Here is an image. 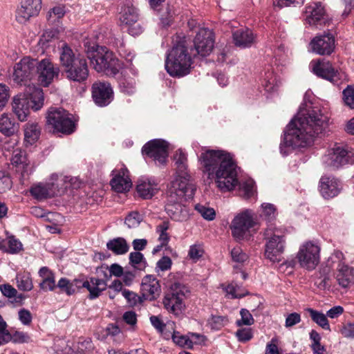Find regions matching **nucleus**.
<instances>
[{
    "mask_svg": "<svg viewBox=\"0 0 354 354\" xmlns=\"http://www.w3.org/2000/svg\"><path fill=\"white\" fill-rule=\"evenodd\" d=\"M209 178H214L222 192L233 189L238 184L236 166L230 156L222 150H207L201 156Z\"/></svg>",
    "mask_w": 354,
    "mask_h": 354,
    "instance_id": "2",
    "label": "nucleus"
},
{
    "mask_svg": "<svg viewBox=\"0 0 354 354\" xmlns=\"http://www.w3.org/2000/svg\"><path fill=\"white\" fill-rule=\"evenodd\" d=\"M344 312V308L340 306H336L330 308L326 312V316L331 318H337Z\"/></svg>",
    "mask_w": 354,
    "mask_h": 354,
    "instance_id": "63",
    "label": "nucleus"
},
{
    "mask_svg": "<svg viewBox=\"0 0 354 354\" xmlns=\"http://www.w3.org/2000/svg\"><path fill=\"white\" fill-rule=\"evenodd\" d=\"M174 158L177 167V173H187V158L186 154L181 149H178L176 151Z\"/></svg>",
    "mask_w": 354,
    "mask_h": 354,
    "instance_id": "41",
    "label": "nucleus"
},
{
    "mask_svg": "<svg viewBox=\"0 0 354 354\" xmlns=\"http://www.w3.org/2000/svg\"><path fill=\"white\" fill-rule=\"evenodd\" d=\"M233 41L237 47L249 48L254 42V36L251 30L241 28L233 32Z\"/></svg>",
    "mask_w": 354,
    "mask_h": 354,
    "instance_id": "27",
    "label": "nucleus"
},
{
    "mask_svg": "<svg viewBox=\"0 0 354 354\" xmlns=\"http://www.w3.org/2000/svg\"><path fill=\"white\" fill-rule=\"evenodd\" d=\"M127 169H122L110 181L113 189L117 192H124L129 191L132 183L131 180L126 176Z\"/></svg>",
    "mask_w": 354,
    "mask_h": 354,
    "instance_id": "28",
    "label": "nucleus"
},
{
    "mask_svg": "<svg viewBox=\"0 0 354 354\" xmlns=\"http://www.w3.org/2000/svg\"><path fill=\"white\" fill-rule=\"evenodd\" d=\"M138 194L144 199H149L158 192V186L151 181H140L136 187Z\"/></svg>",
    "mask_w": 354,
    "mask_h": 354,
    "instance_id": "35",
    "label": "nucleus"
},
{
    "mask_svg": "<svg viewBox=\"0 0 354 354\" xmlns=\"http://www.w3.org/2000/svg\"><path fill=\"white\" fill-rule=\"evenodd\" d=\"M67 77L71 80L82 82L84 81L88 75L87 63L84 57L77 59L73 66L66 69Z\"/></svg>",
    "mask_w": 354,
    "mask_h": 354,
    "instance_id": "24",
    "label": "nucleus"
},
{
    "mask_svg": "<svg viewBox=\"0 0 354 354\" xmlns=\"http://www.w3.org/2000/svg\"><path fill=\"white\" fill-rule=\"evenodd\" d=\"M81 57H76L73 50L66 44H63L60 48L59 60L62 66L66 69L73 66L74 63L77 61V59H81Z\"/></svg>",
    "mask_w": 354,
    "mask_h": 354,
    "instance_id": "33",
    "label": "nucleus"
},
{
    "mask_svg": "<svg viewBox=\"0 0 354 354\" xmlns=\"http://www.w3.org/2000/svg\"><path fill=\"white\" fill-rule=\"evenodd\" d=\"M240 315L241 316V319L236 322L238 326H250L254 324V319L249 310L246 309H241Z\"/></svg>",
    "mask_w": 354,
    "mask_h": 354,
    "instance_id": "48",
    "label": "nucleus"
},
{
    "mask_svg": "<svg viewBox=\"0 0 354 354\" xmlns=\"http://www.w3.org/2000/svg\"><path fill=\"white\" fill-rule=\"evenodd\" d=\"M142 221L141 216L136 212H133L129 214L126 217L124 223L127 225L128 228H136L139 226Z\"/></svg>",
    "mask_w": 354,
    "mask_h": 354,
    "instance_id": "46",
    "label": "nucleus"
},
{
    "mask_svg": "<svg viewBox=\"0 0 354 354\" xmlns=\"http://www.w3.org/2000/svg\"><path fill=\"white\" fill-rule=\"evenodd\" d=\"M19 124L8 113L0 115V132L6 136H11L18 131Z\"/></svg>",
    "mask_w": 354,
    "mask_h": 354,
    "instance_id": "32",
    "label": "nucleus"
},
{
    "mask_svg": "<svg viewBox=\"0 0 354 354\" xmlns=\"http://www.w3.org/2000/svg\"><path fill=\"white\" fill-rule=\"evenodd\" d=\"M144 260V256L140 252H131L129 254L130 264L133 267H137Z\"/></svg>",
    "mask_w": 354,
    "mask_h": 354,
    "instance_id": "58",
    "label": "nucleus"
},
{
    "mask_svg": "<svg viewBox=\"0 0 354 354\" xmlns=\"http://www.w3.org/2000/svg\"><path fill=\"white\" fill-rule=\"evenodd\" d=\"M231 256L233 261L238 263H243L248 259V255L240 247L234 248L231 251Z\"/></svg>",
    "mask_w": 354,
    "mask_h": 354,
    "instance_id": "51",
    "label": "nucleus"
},
{
    "mask_svg": "<svg viewBox=\"0 0 354 354\" xmlns=\"http://www.w3.org/2000/svg\"><path fill=\"white\" fill-rule=\"evenodd\" d=\"M8 251L10 253L15 254L17 253L22 250L21 243L16 239L14 236H10L8 239Z\"/></svg>",
    "mask_w": 354,
    "mask_h": 354,
    "instance_id": "50",
    "label": "nucleus"
},
{
    "mask_svg": "<svg viewBox=\"0 0 354 354\" xmlns=\"http://www.w3.org/2000/svg\"><path fill=\"white\" fill-rule=\"evenodd\" d=\"M43 90H28L14 97L12 111L21 122L26 121L30 114V109L39 110L44 105Z\"/></svg>",
    "mask_w": 354,
    "mask_h": 354,
    "instance_id": "4",
    "label": "nucleus"
},
{
    "mask_svg": "<svg viewBox=\"0 0 354 354\" xmlns=\"http://www.w3.org/2000/svg\"><path fill=\"white\" fill-rule=\"evenodd\" d=\"M192 59L188 52L185 38L176 37L167 55L165 68L171 76L183 77L190 73Z\"/></svg>",
    "mask_w": 354,
    "mask_h": 354,
    "instance_id": "3",
    "label": "nucleus"
},
{
    "mask_svg": "<svg viewBox=\"0 0 354 354\" xmlns=\"http://www.w3.org/2000/svg\"><path fill=\"white\" fill-rule=\"evenodd\" d=\"M194 43L198 55L203 57L208 55L212 50L214 43L212 31L207 28L200 29L195 37Z\"/></svg>",
    "mask_w": 354,
    "mask_h": 354,
    "instance_id": "19",
    "label": "nucleus"
},
{
    "mask_svg": "<svg viewBox=\"0 0 354 354\" xmlns=\"http://www.w3.org/2000/svg\"><path fill=\"white\" fill-rule=\"evenodd\" d=\"M195 209L207 221H213L216 216L215 210L213 208L207 207L204 205L198 204L195 206Z\"/></svg>",
    "mask_w": 354,
    "mask_h": 354,
    "instance_id": "45",
    "label": "nucleus"
},
{
    "mask_svg": "<svg viewBox=\"0 0 354 354\" xmlns=\"http://www.w3.org/2000/svg\"><path fill=\"white\" fill-rule=\"evenodd\" d=\"M0 290L4 296L9 298L15 297L17 292V290L9 284L1 286Z\"/></svg>",
    "mask_w": 354,
    "mask_h": 354,
    "instance_id": "61",
    "label": "nucleus"
},
{
    "mask_svg": "<svg viewBox=\"0 0 354 354\" xmlns=\"http://www.w3.org/2000/svg\"><path fill=\"white\" fill-rule=\"evenodd\" d=\"M304 20L306 24L317 28L325 26L329 22L324 8L320 3H313L306 7Z\"/></svg>",
    "mask_w": 354,
    "mask_h": 354,
    "instance_id": "17",
    "label": "nucleus"
},
{
    "mask_svg": "<svg viewBox=\"0 0 354 354\" xmlns=\"http://www.w3.org/2000/svg\"><path fill=\"white\" fill-rule=\"evenodd\" d=\"M265 354H279L276 339H272L271 342L267 344Z\"/></svg>",
    "mask_w": 354,
    "mask_h": 354,
    "instance_id": "64",
    "label": "nucleus"
},
{
    "mask_svg": "<svg viewBox=\"0 0 354 354\" xmlns=\"http://www.w3.org/2000/svg\"><path fill=\"white\" fill-rule=\"evenodd\" d=\"M344 260V257L343 253L341 251L336 250L328 258L326 267L337 269V267L346 266Z\"/></svg>",
    "mask_w": 354,
    "mask_h": 354,
    "instance_id": "42",
    "label": "nucleus"
},
{
    "mask_svg": "<svg viewBox=\"0 0 354 354\" xmlns=\"http://www.w3.org/2000/svg\"><path fill=\"white\" fill-rule=\"evenodd\" d=\"M75 286L77 288H86L89 291V298L91 299L99 297L100 293L106 288V283L104 280L94 277H91L89 281L86 280L83 282L75 279L73 283L63 277L56 285L62 292H66L68 295H71L75 292Z\"/></svg>",
    "mask_w": 354,
    "mask_h": 354,
    "instance_id": "7",
    "label": "nucleus"
},
{
    "mask_svg": "<svg viewBox=\"0 0 354 354\" xmlns=\"http://www.w3.org/2000/svg\"><path fill=\"white\" fill-rule=\"evenodd\" d=\"M122 295L127 299L129 306H135L140 300V297L135 292L127 289L122 290Z\"/></svg>",
    "mask_w": 354,
    "mask_h": 354,
    "instance_id": "52",
    "label": "nucleus"
},
{
    "mask_svg": "<svg viewBox=\"0 0 354 354\" xmlns=\"http://www.w3.org/2000/svg\"><path fill=\"white\" fill-rule=\"evenodd\" d=\"M320 248L312 242L302 245L297 253V258L302 268L313 270L319 262Z\"/></svg>",
    "mask_w": 354,
    "mask_h": 354,
    "instance_id": "14",
    "label": "nucleus"
},
{
    "mask_svg": "<svg viewBox=\"0 0 354 354\" xmlns=\"http://www.w3.org/2000/svg\"><path fill=\"white\" fill-rule=\"evenodd\" d=\"M87 57L96 71L103 72L109 76L115 75L121 68L119 59L105 47L88 52Z\"/></svg>",
    "mask_w": 354,
    "mask_h": 354,
    "instance_id": "5",
    "label": "nucleus"
},
{
    "mask_svg": "<svg viewBox=\"0 0 354 354\" xmlns=\"http://www.w3.org/2000/svg\"><path fill=\"white\" fill-rule=\"evenodd\" d=\"M106 248L117 255L124 254L129 250V245L122 237H117L109 241Z\"/></svg>",
    "mask_w": 354,
    "mask_h": 354,
    "instance_id": "36",
    "label": "nucleus"
},
{
    "mask_svg": "<svg viewBox=\"0 0 354 354\" xmlns=\"http://www.w3.org/2000/svg\"><path fill=\"white\" fill-rule=\"evenodd\" d=\"M41 128L36 122H28L24 125V139L30 144H34L39 138Z\"/></svg>",
    "mask_w": 354,
    "mask_h": 354,
    "instance_id": "37",
    "label": "nucleus"
},
{
    "mask_svg": "<svg viewBox=\"0 0 354 354\" xmlns=\"http://www.w3.org/2000/svg\"><path fill=\"white\" fill-rule=\"evenodd\" d=\"M12 182L9 176L0 171V193H4L11 187Z\"/></svg>",
    "mask_w": 354,
    "mask_h": 354,
    "instance_id": "49",
    "label": "nucleus"
},
{
    "mask_svg": "<svg viewBox=\"0 0 354 354\" xmlns=\"http://www.w3.org/2000/svg\"><path fill=\"white\" fill-rule=\"evenodd\" d=\"M39 276L41 277L39 288L43 291H53L57 288L55 274L47 267H42L39 270Z\"/></svg>",
    "mask_w": 354,
    "mask_h": 354,
    "instance_id": "30",
    "label": "nucleus"
},
{
    "mask_svg": "<svg viewBox=\"0 0 354 354\" xmlns=\"http://www.w3.org/2000/svg\"><path fill=\"white\" fill-rule=\"evenodd\" d=\"M342 334L348 338H354V324L348 323L343 326L341 330Z\"/></svg>",
    "mask_w": 354,
    "mask_h": 354,
    "instance_id": "62",
    "label": "nucleus"
},
{
    "mask_svg": "<svg viewBox=\"0 0 354 354\" xmlns=\"http://www.w3.org/2000/svg\"><path fill=\"white\" fill-rule=\"evenodd\" d=\"M182 200L170 201V196H167V202L165 205V210L170 218L175 221H185L189 216L187 208L182 205Z\"/></svg>",
    "mask_w": 354,
    "mask_h": 354,
    "instance_id": "26",
    "label": "nucleus"
},
{
    "mask_svg": "<svg viewBox=\"0 0 354 354\" xmlns=\"http://www.w3.org/2000/svg\"><path fill=\"white\" fill-rule=\"evenodd\" d=\"M263 212L261 216L268 221H272L276 216V208L270 203H265L262 205Z\"/></svg>",
    "mask_w": 354,
    "mask_h": 354,
    "instance_id": "47",
    "label": "nucleus"
},
{
    "mask_svg": "<svg viewBox=\"0 0 354 354\" xmlns=\"http://www.w3.org/2000/svg\"><path fill=\"white\" fill-rule=\"evenodd\" d=\"M113 90H93L92 97L95 103L104 106L109 104L113 98Z\"/></svg>",
    "mask_w": 354,
    "mask_h": 354,
    "instance_id": "38",
    "label": "nucleus"
},
{
    "mask_svg": "<svg viewBox=\"0 0 354 354\" xmlns=\"http://www.w3.org/2000/svg\"><path fill=\"white\" fill-rule=\"evenodd\" d=\"M17 287L23 291H30L33 288L32 279L28 274L17 277Z\"/></svg>",
    "mask_w": 354,
    "mask_h": 354,
    "instance_id": "43",
    "label": "nucleus"
},
{
    "mask_svg": "<svg viewBox=\"0 0 354 354\" xmlns=\"http://www.w3.org/2000/svg\"><path fill=\"white\" fill-rule=\"evenodd\" d=\"M142 153L154 161L164 164L168 156V144L162 140L149 141L143 146Z\"/></svg>",
    "mask_w": 354,
    "mask_h": 354,
    "instance_id": "16",
    "label": "nucleus"
},
{
    "mask_svg": "<svg viewBox=\"0 0 354 354\" xmlns=\"http://www.w3.org/2000/svg\"><path fill=\"white\" fill-rule=\"evenodd\" d=\"M340 182L331 176H322L319 181V191L325 198H330L336 196L340 192Z\"/></svg>",
    "mask_w": 354,
    "mask_h": 354,
    "instance_id": "23",
    "label": "nucleus"
},
{
    "mask_svg": "<svg viewBox=\"0 0 354 354\" xmlns=\"http://www.w3.org/2000/svg\"><path fill=\"white\" fill-rule=\"evenodd\" d=\"M224 317L221 316H212L208 319V324L212 329L218 330L224 325Z\"/></svg>",
    "mask_w": 354,
    "mask_h": 354,
    "instance_id": "54",
    "label": "nucleus"
},
{
    "mask_svg": "<svg viewBox=\"0 0 354 354\" xmlns=\"http://www.w3.org/2000/svg\"><path fill=\"white\" fill-rule=\"evenodd\" d=\"M301 322V316L297 313L288 315L286 319L285 326L287 328L292 327Z\"/></svg>",
    "mask_w": 354,
    "mask_h": 354,
    "instance_id": "57",
    "label": "nucleus"
},
{
    "mask_svg": "<svg viewBox=\"0 0 354 354\" xmlns=\"http://www.w3.org/2000/svg\"><path fill=\"white\" fill-rule=\"evenodd\" d=\"M172 339L176 344L180 346H186L188 348L193 347V339H190L189 337L180 335L178 332L174 331L173 333Z\"/></svg>",
    "mask_w": 354,
    "mask_h": 354,
    "instance_id": "44",
    "label": "nucleus"
},
{
    "mask_svg": "<svg viewBox=\"0 0 354 354\" xmlns=\"http://www.w3.org/2000/svg\"><path fill=\"white\" fill-rule=\"evenodd\" d=\"M138 19V15L136 8L133 6H125L120 12V20L129 27V32L132 35H138L141 32V28L136 22Z\"/></svg>",
    "mask_w": 354,
    "mask_h": 354,
    "instance_id": "21",
    "label": "nucleus"
},
{
    "mask_svg": "<svg viewBox=\"0 0 354 354\" xmlns=\"http://www.w3.org/2000/svg\"><path fill=\"white\" fill-rule=\"evenodd\" d=\"M41 9V0H21L16 10V19L20 24L37 16Z\"/></svg>",
    "mask_w": 354,
    "mask_h": 354,
    "instance_id": "18",
    "label": "nucleus"
},
{
    "mask_svg": "<svg viewBox=\"0 0 354 354\" xmlns=\"http://www.w3.org/2000/svg\"><path fill=\"white\" fill-rule=\"evenodd\" d=\"M30 194L37 200H44L53 197L55 192L53 183H38L31 187Z\"/></svg>",
    "mask_w": 354,
    "mask_h": 354,
    "instance_id": "29",
    "label": "nucleus"
},
{
    "mask_svg": "<svg viewBox=\"0 0 354 354\" xmlns=\"http://www.w3.org/2000/svg\"><path fill=\"white\" fill-rule=\"evenodd\" d=\"M196 189V185L187 174H178V176L171 183L168 189L167 196H170V201L183 200L192 198Z\"/></svg>",
    "mask_w": 354,
    "mask_h": 354,
    "instance_id": "11",
    "label": "nucleus"
},
{
    "mask_svg": "<svg viewBox=\"0 0 354 354\" xmlns=\"http://www.w3.org/2000/svg\"><path fill=\"white\" fill-rule=\"evenodd\" d=\"M236 337L240 342H248L252 337V333L249 328L239 329L236 333Z\"/></svg>",
    "mask_w": 354,
    "mask_h": 354,
    "instance_id": "56",
    "label": "nucleus"
},
{
    "mask_svg": "<svg viewBox=\"0 0 354 354\" xmlns=\"http://www.w3.org/2000/svg\"><path fill=\"white\" fill-rule=\"evenodd\" d=\"M335 278L342 288H347L353 280V269L346 266L337 267Z\"/></svg>",
    "mask_w": 354,
    "mask_h": 354,
    "instance_id": "31",
    "label": "nucleus"
},
{
    "mask_svg": "<svg viewBox=\"0 0 354 354\" xmlns=\"http://www.w3.org/2000/svg\"><path fill=\"white\" fill-rule=\"evenodd\" d=\"M70 115L64 109L50 107L46 115V124L54 132L71 134L74 132L75 125Z\"/></svg>",
    "mask_w": 354,
    "mask_h": 354,
    "instance_id": "10",
    "label": "nucleus"
},
{
    "mask_svg": "<svg viewBox=\"0 0 354 354\" xmlns=\"http://www.w3.org/2000/svg\"><path fill=\"white\" fill-rule=\"evenodd\" d=\"M328 117L319 109H300L284 134L283 144L292 148L310 145L328 126Z\"/></svg>",
    "mask_w": 354,
    "mask_h": 354,
    "instance_id": "1",
    "label": "nucleus"
},
{
    "mask_svg": "<svg viewBox=\"0 0 354 354\" xmlns=\"http://www.w3.org/2000/svg\"><path fill=\"white\" fill-rule=\"evenodd\" d=\"M203 249L199 245H193L190 247L188 255L190 259L196 261L203 254Z\"/></svg>",
    "mask_w": 354,
    "mask_h": 354,
    "instance_id": "53",
    "label": "nucleus"
},
{
    "mask_svg": "<svg viewBox=\"0 0 354 354\" xmlns=\"http://www.w3.org/2000/svg\"><path fill=\"white\" fill-rule=\"evenodd\" d=\"M330 268L325 267L316 274L315 284L321 290L329 289L333 286V279L330 277Z\"/></svg>",
    "mask_w": 354,
    "mask_h": 354,
    "instance_id": "34",
    "label": "nucleus"
},
{
    "mask_svg": "<svg viewBox=\"0 0 354 354\" xmlns=\"http://www.w3.org/2000/svg\"><path fill=\"white\" fill-rule=\"evenodd\" d=\"M19 319L24 325H30L32 322V317L30 312L25 308L21 309L18 313Z\"/></svg>",
    "mask_w": 354,
    "mask_h": 354,
    "instance_id": "55",
    "label": "nucleus"
},
{
    "mask_svg": "<svg viewBox=\"0 0 354 354\" xmlns=\"http://www.w3.org/2000/svg\"><path fill=\"white\" fill-rule=\"evenodd\" d=\"M59 74V68L48 59L37 61L34 82L35 86L48 87ZM37 88V87H36Z\"/></svg>",
    "mask_w": 354,
    "mask_h": 354,
    "instance_id": "13",
    "label": "nucleus"
},
{
    "mask_svg": "<svg viewBox=\"0 0 354 354\" xmlns=\"http://www.w3.org/2000/svg\"><path fill=\"white\" fill-rule=\"evenodd\" d=\"M172 264L171 259L169 257H163L157 262V268L162 271L168 270Z\"/></svg>",
    "mask_w": 354,
    "mask_h": 354,
    "instance_id": "59",
    "label": "nucleus"
},
{
    "mask_svg": "<svg viewBox=\"0 0 354 354\" xmlns=\"http://www.w3.org/2000/svg\"><path fill=\"white\" fill-rule=\"evenodd\" d=\"M267 239L265 256L272 262H280L283 259V254L286 248V238L279 230L268 227L264 233Z\"/></svg>",
    "mask_w": 354,
    "mask_h": 354,
    "instance_id": "8",
    "label": "nucleus"
},
{
    "mask_svg": "<svg viewBox=\"0 0 354 354\" xmlns=\"http://www.w3.org/2000/svg\"><path fill=\"white\" fill-rule=\"evenodd\" d=\"M66 14L65 7L64 6H57L50 9L47 13L46 19L48 24L55 25Z\"/></svg>",
    "mask_w": 354,
    "mask_h": 354,
    "instance_id": "40",
    "label": "nucleus"
},
{
    "mask_svg": "<svg viewBox=\"0 0 354 354\" xmlns=\"http://www.w3.org/2000/svg\"><path fill=\"white\" fill-rule=\"evenodd\" d=\"M141 292L145 299H155L160 292L158 280L153 275L145 276L142 280Z\"/></svg>",
    "mask_w": 354,
    "mask_h": 354,
    "instance_id": "22",
    "label": "nucleus"
},
{
    "mask_svg": "<svg viewBox=\"0 0 354 354\" xmlns=\"http://www.w3.org/2000/svg\"><path fill=\"white\" fill-rule=\"evenodd\" d=\"M343 95L345 103L354 109V90H343Z\"/></svg>",
    "mask_w": 354,
    "mask_h": 354,
    "instance_id": "60",
    "label": "nucleus"
},
{
    "mask_svg": "<svg viewBox=\"0 0 354 354\" xmlns=\"http://www.w3.org/2000/svg\"><path fill=\"white\" fill-rule=\"evenodd\" d=\"M254 224V221L251 211L247 209L239 214L234 217L230 226L232 236L239 241L244 239Z\"/></svg>",
    "mask_w": 354,
    "mask_h": 354,
    "instance_id": "15",
    "label": "nucleus"
},
{
    "mask_svg": "<svg viewBox=\"0 0 354 354\" xmlns=\"http://www.w3.org/2000/svg\"><path fill=\"white\" fill-rule=\"evenodd\" d=\"M37 60L28 57H24L14 68L13 82L19 86L36 88L34 82Z\"/></svg>",
    "mask_w": 354,
    "mask_h": 354,
    "instance_id": "9",
    "label": "nucleus"
},
{
    "mask_svg": "<svg viewBox=\"0 0 354 354\" xmlns=\"http://www.w3.org/2000/svg\"><path fill=\"white\" fill-rule=\"evenodd\" d=\"M353 153L348 151L343 147H337L333 149V152L329 153L327 164L333 168L337 169L339 167L350 162Z\"/></svg>",
    "mask_w": 354,
    "mask_h": 354,
    "instance_id": "25",
    "label": "nucleus"
},
{
    "mask_svg": "<svg viewBox=\"0 0 354 354\" xmlns=\"http://www.w3.org/2000/svg\"><path fill=\"white\" fill-rule=\"evenodd\" d=\"M306 311L309 313V315L314 322H315L322 328L329 331L330 330V325L326 317V314L324 315L321 312L310 308H307Z\"/></svg>",
    "mask_w": 354,
    "mask_h": 354,
    "instance_id": "39",
    "label": "nucleus"
},
{
    "mask_svg": "<svg viewBox=\"0 0 354 354\" xmlns=\"http://www.w3.org/2000/svg\"><path fill=\"white\" fill-rule=\"evenodd\" d=\"M313 52L319 55H330L335 48V39L330 34L315 37L310 44Z\"/></svg>",
    "mask_w": 354,
    "mask_h": 354,
    "instance_id": "20",
    "label": "nucleus"
},
{
    "mask_svg": "<svg viewBox=\"0 0 354 354\" xmlns=\"http://www.w3.org/2000/svg\"><path fill=\"white\" fill-rule=\"evenodd\" d=\"M189 292L188 287L180 282L171 283L163 299L164 308L169 313L179 315L185 308V300Z\"/></svg>",
    "mask_w": 354,
    "mask_h": 354,
    "instance_id": "6",
    "label": "nucleus"
},
{
    "mask_svg": "<svg viewBox=\"0 0 354 354\" xmlns=\"http://www.w3.org/2000/svg\"><path fill=\"white\" fill-rule=\"evenodd\" d=\"M309 67L314 74L330 81L334 86H341L346 80L344 72L335 70L331 63L324 59L312 60Z\"/></svg>",
    "mask_w": 354,
    "mask_h": 354,
    "instance_id": "12",
    "label": "nucleus"
}]
</instances>
